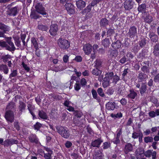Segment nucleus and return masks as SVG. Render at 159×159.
Here are the masks:
<instances>
[{
  "label": "nucleus",
  "mask_w": 159,
  "mask_h": 159,
  "mask_svg": "<svg viewBox=\"0 0 159 159\" xmlns=\"http://www.w3.org/2000/svg\"><path fill=\"white\" fill-rule=\"evenodd\" d=\"M57 132L62 137L65 139H68L70 136L69 131L66 128L62 126H57L56 127Z\"/></svg>",
  "instance_id": "f257e3e1"
},
{
  "label": "nucleus",
  "mask_w": 159,
  "mask_h": 159,
  "mask_svg": "<svg viewBox=\"0 0 159 159\" xmlns=\"http://www.w3.org/2000/svg\"><path fill=\"white\" fill-rule=\"evenodd\" d=\"M57 43L59 48L62 49H67L70 46V43L68 41L62 38H59L57 40Z\"/></svg>",
  "instance_id": "f03ea898"
},
{
  "label": "nucleus",
  "mask_w": 159,
  "mask_h": 159,
  "mask_svg": "<svg viewBox=\"0 0 159 159\" xmlns=\"http://www.w3.org/2000/svg\"><path fill=\"white\" fill-rule=\"evenodd\" d=\"M0 38H6L5 34L9 32L10 30V27L2 22H0Z\"/></svg>",
  "instance_id": "7ed1b4c3"
},
{
  "label": "nucleus",
  "mask_w": 159,
  "mask_h": 159,
  "mask_svg": "<svg viewBox=\"0 0 159 159\" xmlns=\"http://www.w3.org/2000/svg\"><path fill=\"white\" fill-rule=\"evenodd\" d=\"M5 39H6V42L8 43V44H7L6 50L11 52L14 51L16 48L13 43L11 41V37H6Z\"/></svg>",
  "instance_id": "20e7f679"
},
{
  "label": "nucleus",
  "mask_w": 159,
  "mask_h": 159,
  "mask_svg": "<svg viewBox=\"0 0 159 159\" xmlns=\"http://www.w3.org/2000/svg\"><path fill=\"white\" fill-rule=\"evenodd\" d=\"M5 116L8 122L12 123L14 121V116L12 111L10 110L6 111Z\"/></svg>",
  "instance_id": "39448f33"
},
{
  "label": "nucleus",
  "mask_w": 159,
  "mask_h": 159,
  "mask_svg": "<svg viewBox=\"0 0 159 159\" xmlns=\"http://www.w3.org/2000/svg\"><path fill=\"white\" fill-rule=\"evenodd\" d=\"M74 114L75 115L73 121L74 123L77 125H80L79 118L83 115V113L80 111L76 110L74 111Z\"/></svg>",
  "instance_id": "423d86ee"
},
{
  "label": "nucleus",
  "mask_w": 159,
  "mask_h": 159,
  "mask_svg": "<svg viewBox=\"0 0 159 159\" xmlns=\"http://www.w3.org/2000/svg\"><path fill=\"white\" fill-rule=\"evenodd\" d=\"M35 8L36 11L38 12L43 15H46L47 14L45 11V8L43 7L41 3H37L35 7Z\"/></svg>",
  "instance_id": "0eeeda50"
},
{
  "label": "nucleus",
  "mask_w": 159,
  "mask_h": 159,
  "mask_svg": "<svg viewBox=\"0 0 159 159\" xmlns=\"http://www.w3.org/2000/svg\"><path fill=\"white\" fill-rule=\"evenodd\" d=\"M128 34L130 38H134L135 36L137 35L136 28L135 26H132L130 27L129 29Z\"/></svg>",
  "instance_id": "6e6552de"
},
{
  "label": "nucleus",
  "mask_w": 159,
  "mask_h": 159,
  "mask_svg": "<svg viewBox=\"0 0 159 159\" xmlns=\"http://www.w3.org/2000/svg\"><path fill=\"white\" fill-rule=\"evenodd\" d=\"M146 34L148 35L151 41L153 42L156 43L158 39V36L152 31H149Z\"/></svg>",
  "instance_id": "1a4fd4ad"
},
{
  "label": "nucleus",
  "mask_w": 159,
  "mask_h": 159,
  "mask_svg": "<svg viewBox=\"0 0 159 159\" xmlns=\"http://www.w3.org/2000/svg\"><path fill=\"white\" fill-rule=\"evenodd\" d=\"M134 2L132 0H127L124 3V6L125 10H129L132 9L133 7Z\"/></svg>",
  "instance_id": "9d476101"
},
{
  "label": "nucleus",
  "mask_w": 159,
  "mask_h": 159,
  "mask_svg": "<svg viewBox=\"0 0 159 159\" xmlns=\"http://www.w3.org/2000/svg\"><path fill=\"white\" fill-rule=\"evenodd\" d=\"M150 150H148L146 151L144 153L145 156L147 157H150L151 155L152 159H156L157 152L156 151H153Z\"/></svg>",
  "instance_id": "9b49d317"
},
{
  "label": "nucleus",
  "mask_w": 159,
  "mask_h": 159,
  "mask_svg": "<svg viewBox=\"0 0 159 159\" xmlns=\"http://www.w3.org/2000/svg\"><path fill=\"white\" fill-rule=\"evenodd\" d=\"M58 30V26L57 24H52L49 30L50 34L52 36H55Z\"/></svg>",
  "instance_id": "f8f14e48"
},
{
  "label": "nucleus",
  "mask_w": 159,
  "mask_h": 159,
  "mask_svg": "<svg viewBox=\"0 0 159 159\" xmlns=\"http://www.w3.org/2000/svg\"><path fill=\"white\" fill-rule=\"evenodd\" d=\"M143 17L144 19V21L146 23L150 24L152 21V16L150 15L148 12H145L144 14H143Z\"/></svg>",
  "instance_id": "ddd939ff"
},
{
  "label": "nucleus",
  "mask_w": 159,
  "mask_h": 159,
  "mask_svg": "<svg viewBox=\"0 0 159 159\" xmlns=\"http://www.w3.org/2000/svg\"><path fill=\"white\" fill-rule=\"evenodd\" d=\"M7 14L9 16H15L17 13V7H14L9 9L8 8L7 10Z\"/></svg>",
  "instance_id": "4468645a"
},
{
  "label": "nucleus",
  "mask_w": 159,
  "mask_h": 159,
  "mask_svg": "<svg viewBox=\"0 0 159 159\" xmlns=\"http://www.w3.org/2000/svg\"><path fill=\"white\" fill-rule=\"evenodd\" d=\"M18 142V141L17 140L14 139H10L5 141L2 145L5 146H8L14 144H17Z\"/></svg>",
  "instance_id": "2eb2a0df"
},
{
  "label": "nucleus",
  "mask_w": 159,
  "mask_h": 159,
  "mask_svg": "<svg viewBox=\"0 0 159 159\" xmlns=\"http://www.w3.org/2000/svg\"><path fill=\"white\" fill-rule=\"evenodd\" d=\"M83 50L85 53L88 55L91 53L92 50V47L89 44H86L84 45Z\"/></svg>",
  "instance_id": "dca6fc26"
},
{
  "label": "nucleus",
  "mask_w": 159,
  "mask_h": 159,
  "mask_svg": "<svg viewBox=\"0 0 159 159\" xmlns=\"http://www.w3.org/2000/svg\"><path fill=\"white\" fill-rule=\"evenodd\" d=\"M29 141L32 143L38 144L39 143V139L35 134H31L29 137Z\"/></svg>",
  "instance_id": "f3484780"
},
{
  "label": "nucleus",
  "mask_w": 159,
  "mask_h": 159,
  "mask_svg": "<svg viewBox=\"0 0 159 159\" xmlns=\"http://www.w3.org/2000/svg\"><path fill=\"white\" fill-rule=\"evenodd\" d=\"M133 150V145L130 143H128L125 145L124 152L125 154H127L129 152L132 151Z\"/></svg>",
  "instance_id": "a211bd4d"
},
{
  "label": "nucleus",
  "mask_w": 159,
  "mask_h": 159,
  "mask_svg": "<svg viewBox=\"0 0 159 159\" xmlns=\"http://www.w3.org/2000/svg\"><path fill=\"white\" fill-rule=\"evenodd\" d=\"M138 78L139 81L142 82L143 81H146L147 79L148 78V76L145 73L141 72L139 74Z\"/></svg>",
  "instance_id": "6ab92c4d"
},
{
  "label": "nucleus",
  "mask_w": 159,
  "mask_h": 159,
  "mask_svg": "<svg viewBox=\"0 0 159 159\" xmlns=\"http://www.w3.org/2000/svg\"><path fill=\"white\" fill-rule=\"evenodd\" d=\"M102 142V140L100 138H99L93 141L91 143V145L93 147L98 148Z\"/></svg>",
  "instance_id": "aec40b11"
},
{
  "label": "nucleus",
  "mask_w": 159,
  "mask_h": 159,
  "mask_svg": "<svg viewBox=\"0 0 159 159\" xmlns=\"http://www.w3.org/2000/svg\"><path fill=\"white\" fill-rule=\"evenodd\" d=\"M104 155L100 151L95 152L93 155V159H103Z\"/></svg>",
  "instance_id": "412c9836"
},
{
  "label": "nucleus",
  "mask_w": 159,
  "mask_h": 159,
  "mask_svg": "<svg viewBox=\"0 0 159 159\" xmlns=\"http://www.w3.org/2000/svg\"><path fill=\"white\" fill-rule=\"evenodd\" d=\"M76 5L79 9L81 10L85 7L86 3L82 0H79L76 1Z\"/></svg>",
  "instance_id": "4be33fe9"
},
{
  "label": "nucleus",
  "mask_w": 159,
  "mask_h": 159,
  "mask_svg": "<svg viewBox=\"0 0 159 159\" xmlns=\"http://www.w3.org/2000/svg\"><path fill=\"white\" fill-rule=\"evenodd\" d=\"M144 64L147 65L143 66L141 68V69L143 72L144 73H148L149 71V62L148 61L144 62Z\"/></svg>",
  "instance_id": "5701e85b"
},
{
  "label": "nucleus",
  "mask_w": 159,
  "mask_h": 159,
  "mask_svg": "<svg viewBox=\"0 0 159 159\" xmlns=\"http://www.w3.org/2000/svg\"><path fill=\"white\" fill-rule=\"evenodd\" d=\"M109 21L105 18H102L100 21V25L101 27H104L109 24Z\"/></svg>",
  "instance_id": "b1692460"
},
{
  "label": "nucleus",
  "mask_w": 159,
  "mask_h": 159,
  "mask_svg": "<svg viewBox=\"0 0 159 159\" xmlns=\"http://www.w3.org/2000/svg\"><path fill=\"white\" fill-rule=\"evenodd\" d=\"M121 43L120 40H117L115 42L113 43L111 46L114 49H118L120 48L121 46Z\"/></svg>",
  "instance_id": "393cba45"
},
{
  "label": "nucleus",
  "mask_w": 159,
  "mask_h": 159,
  "mask_svg": "<svg viewBox=\"0 0 159 159\" xmlns=\"http://www.w3.org/2000/svg\"><path fill=\"white\" fill-rule=\"evenodd\" d=\"M146 6L145 4H142L139 6L138 10L139 12H142L143 14L146 11Z\"/></svg>",
  "instance_id": "a878e982"
},
{
  "label": "nucleus",
  "mask_w": 159,
  "mask_h": 159,
  "mask_svg": "<svg viewBox=\"0 0 159 159\" xmlns=\"http://www.w3.org/2000/svg\"><path fill=\"white\" fill-rule=\"evenodd\" d=\"M115 107V103L114 102H108L106 105V108L108 110H113Z\"/></svg>",
  "instance_id": "bb28decb"
},
{
  "label": "nucleus",
  "mask_w": 159,
  "mask_h": 159,
  "mask_svg": "<svg viewBox=\"0 0 159 159\" xmlns=\"http://www.w3.org/2000/svg\"><path fill=\"white\" fill-rule=\"evenodd\" d=\"M153 53L155 56H159V43H157L154 46Z\"/></svg>",
  "instance_id": "cd10ccee"
},
{
  "label": "nucleus",
  "mask_w": 159,
  "mask_h": 159,
  "mask_svg": "<svg viewBox=\"0 0 159 159\" xmlns=\"http://www.w3.org/2000/svg\"><path fill=\"white\" fill-rule=\"evenodd\" d=\"M19 105L18 107V108L19 111L21 113L25 109L26 105L25 103H24L21 101H19Z\"/></svg>",
  "instance_id": "c85d7f7f"
},
{
  "label": "nucleus",
  "mask_w": 159,
  "mask_h": 159,
  "mask_svg": "<svg viewBox=\"0 0 159 159\" xmlns=\"http://www.w3.org/2000/svg\"><path fill=\"white\" fill-rule=\"evenodd\" d=\"M102 44L104 47L107 48L110 45L111 42L109 39L106 38L102 40Z\"/></svg>",
  "instance_id": "c756f323"
},
{
  "label": "nucleus",
  "mask_w": 159,
  "mask_h": 159,
  "mask_svg": "<svg viewBox=\"0 0 159 159\" xmlns=\"http://www.w3.org/2000/svg\"><path fill=\"white\" fill-rule=\"evenodd\" d=\"M91 73L93 75L99 76L101 74L102 71L99 70L98 68H96L93 70Z\"/></svg>",
  "instance_id": "7c9ffc66"
},
{
  "label": "nucleus",
  "mask_w": 159,
  "mask_h": 159,
  "mask_svg": "<svg viewBox=\"0 0 159 159\" xmlns=\"http://www.w3.org/2000/svg\"><path fill=\"white\" fill-rule=\"evenodd\" d=\"M39 115L41 118L44 120H47L48 118L46 113L43 111H39Z\"/></svg>",
  "instance_id": "2f4dec72"
},
{
  "label": "nucleus",
  "mask_w": 159,
  "mask_h": 159,
  "mask_svg": "<svg viewBox=\"0 0 159 159\" xmlns=\"http://www.w3.org/2000/svg\"><path fill=\"white\" fill-rule=\"evenodd\" d=\"M0 70L3 71L4 74H7L8 73L9 69L6 65L3 64L1 65V67L0 68Z\"/></svg>",
  "instance_id": "473e14b6"
},
{
  "label": "nucleus",
  "mask_w": 159,
  "mask_h": 159,
  "mask_svg": "<svg viewBox=\"0 0 159 159\" xmlns=\"http://www.w3.org/2000/svg\"><path fill=\"white\" fill-rule=\"evenodd\" d=\"M130 93L127 97L132 99H134L137 96V93L135 92L133 90H130L129 91Z\"/></svg>",
  "instance_id": "72a5a7b5"
},
{
  "label": "nucleus",
  "mask_w": 159,
  "mask_h": 159,
  "mask_svg": "<svg viewBox=\"0 0 159 159\" xmlns=\"http://www.w3.org/2000/svg\"><path fill=\"white\" fill-rule=\"evenodd\" d=\"M147 90V85L144 83H142L140 89V94L142 95L145 93Z\"/></svg>",
  "instance_id": "f704fd0d"
},
{
  "label": "nucleus",
  "mask_w": 159,
  "mask_h": 159,
  "mask_svg": "<svg viewBox=\"0 0 159 159\" xmlns=\"http://www.w3.org/2000/svg\"><path fill=\"white\" fill-rule=\"evenodd\" d=\"M38 29L43 31H47L48 29V27L46 25H44L42 24L38 25Z\"/></svg>",
  "instance_id": "c9c22d12"
},
{
  "label": "nucleus",
  "mask_w": 159,
  "mask_h": 159,
  "mask_svg": "<svg viewBox=\"0 0 159 159\" xmlns=\"http://www.w3.org/2000/svg\"><path fill=\"white\" fill-rule=\"evenodd\" d=\"M15 106V103L13 102H11L7 105L6 108V111L11 110L14 108V106Z\"/></svg>",
  "instance_id": "e433bc0d"
},
{
  "label": "nucleus",
  "mask_w": 159,
  "mask_h": 159,
  "mask_svg": "<svg viewBox=\"0 0 159 159\" xmlns=\"http://www.w3.org/2000/svg\"><path fill=\"white\" fill-rule=\"evenodd\" d=\"M27 107L28 109L29 110L31 114L33 116V118H34L35 117V115L32 111L34 109V106L31 104H29L28 105Z\"/></svg>",
  "instance_id": "4c0bfd02"
},
{
  "label": "nucleus",
  "mask_w": 159,
  "mask_h": 159,
  "mask_svg": "<svg viewBox=\"0 0 159 159\" xmlns=\"http://www.w3.org/2000/svg\"><path fill=\"white\" fill-rule=\"evenodd\" d=\"M11 58V56L7 54L1 56L0 57V60L6 63L8 61V59Z\"/></svg>",
  "instance_id": "58836bf2"
},
{
  "label": "nucleus",
  "mask_w": 159,
  "mask_h": 159,
  "mask_svg": "<svg viewBox=\"0 0 159 159\" xmlns=\"http://www.w3.org/2000/svg\"><path fill=\"white\" fill-rule=\"evenodd\" d=\"M110 81L106 78L104 77L103 79V81L102 82V85L104 88H106L110 84Z\"/></svg>",
  "instance_id": "ea45409f"
},
{
  "label": "nucleus",
  "mask_w": 159,
  "mask_h": 159,
  "mask_svg": "<svg viewBox=\"0 0 159 159\" xmlns=\"http://www.w3.org/2000/svg\"><path fill=\"white\" fill-rule=\"evenodd\" d=\"M113 75L114 73L112 72H108L105 74V77L110 81V80L113 78Z\"/></svg>",
  "instance_id": "a19ab883"
},
{
  "label": "nucleus",
  "mask_w": 159,
  "mask_h": 159,
  "mask_svg": "<svg viewBox=\"0 0 159 159\" xmlns=\"http://www.w3.org/2000/svg\"><path fill=\"white\" fill-rule=\"evenodd\" d=\"M102 61L100 60H97L95 62V67L99 69L102 66Z\"/></svg>",
  "instance_id": "79ce46f5"
},
{
  "label": "nucleus",
  "mask_w": 159,
  "mask_h": 159,
  "mask_svg": "<svg viewBox=\"0 0 159 159\" xmlns=\"http://www.w3.org/2000/svg\"><path fill=\"white\" fill-rule=\"evenodd\" d=\"M31 41L34 48L36 50H37L38 49V45L36 39L34 38H32L31 39Z\"/></svg>",
  "instance_id": "37998d69"
},
{
  "label": "nucleus",
  "mask_w": 159,
  "mask_h": 159,
  "mask_svg": "<svg viewBox=\"0 0 159 159\" xmlns=\"http://www.w3.org/2000/svg\"><path fill=\"white\" fill-rule=\"evenodd\" d=\"M115 33L114 29L110 28L107 31V34L108 37H110L114 34Z\"/></svg>",
  "instance_id": "c03bdc74"
},
{
  "label": "nucleus",
  "mask_w": 159,
  "mask_h": 159,
  "mask_svg": "<svg viewBox=\"0 0 159 159\" xmlns=\"http://www.w3.org/2000/svg\"><path fill=\"white\" fill-rule=\"evenodd\" d=\"M91 93L93 98L96 100H98L99 97L98 96L97 92L94 89H93L91 91Z\"/></svg>",
  "instance_id": "a18cd8bd"
},
{
  "label": "nucleus",
  "mask_w": 159,
  "mask_h": 159,
  "mask_svg": "<svg viewBox=\"0 0 159 159\" xmlns=\"http://www.w3.org/2000/svg\"><path fill=\"white\" fill-rule=\"evenodd\" d=\"M97 92L98 95L101 97H105L103 90L101 88H98L97 90Z\"/></svg>",
  "instance_id": "49530a36"
},
{
  "label": "nucleus",
  "mask_w": 159,
  "mask_h": 159,
  "mask_svg": "<svg viewBox=\"0 0 159 159\" xmlns=\"http://www.w3.org/2000/svg\"><path fill=\"white\" fill-rule=\"evenodd\" d=\"M92 6L91 5H88L85 9L82 11L81 13L82 14H84V13L90 12Z\"/></svg>",
  "instance_id": "de8ad7c7"
},
{
  "label": "nucleus",
  "mask_w": 159,
  "mask_h": 159,
  "mask_svg": "<svg viewBox=\"0 0 159 159\" xmlns=\"http://www.w3.org/2000/svg\"><path fill=\"white\" fill-rule=\"evenodd\" d=\"M144 141L146 143H148L149 142H152L153 141V138L152 137H146L144 138Z\"/></svg>",
  "instance_id": "09e8293b"
},
{
  "label": "nucleus",
  "mask_w": 159,
  "mask_h": 159,
  "mask_svg": "<svg viewBox=\"0 0 159 159\" xmlns=\"http://www.w3.org/2000/svg\"><path fill=\"white\" fill-rule=\"evenodd\" d=\"M111 116L112 117H115V118H121L122 116V114L121 112L118 113L116 114H113L112 113L111 114Z\"/></svg>",
  "instance_id": "8fccbe9b"
},
{
  "label": "nucleus",
  "mask_w": 159,
  "mask_h": 159,
  "mask_svg": "<svg viewBox=\"0 0 159 159\" xmlns=\"http://www.w3.org/2000/svg\"><path fill=\"white\" fill-rule=\"evenodd\" d=\"M11 73L9 75V78L10 79H11L12 77L16 76L17 75V70H13L12 71L11 70Z\"/></svg>",
  "instance_id": "3c124183"
},
{
  "label": "nucleus",
  "mask_w": 159,
  "mask_h": 159,
  "mask_svg": "<svg viewBox=\"0 0 159 159\" xmlns=\"http://www.w3.org/2000/svg\"><path fill=\"white\" fill-rule=\"evenodd\" d=\"M42 126V124L41 123L38 122H37L35 125H34V129L37 130V131L39 130L40 128Z\"/></svg>",
  "instance_id": "603ef678"
},
{
  "label": "nucleus",
  "mask_w": 159,
  "mask_h": 159,
  "mask_svg": "<svg viewBox=\"0 0 159 159\" xmlns=\"http://www.w3.org/2000/svg\"><path fill=\"white\" fill-rule=\"evenodd\" d=\"M113 78L112 83H114L115 84H116L117 82L120 80V77L116 75H113Z\"/></svg>",
  "instance_id": "864d4df0"
},
{
  "label": "nucleus",
  "mask_w": 159,
  "mask_h": 159,
  "mask_svg": "<svg viewBox=\"0 0 159 159\" xmlns=\"http://www.w3.org/2000/svg\"><path fill=\"white\" fill-rule=\"evenodd\" d=\"M110 146V143L106 142L103 143V148L104 149H106L108 148Z\"/></svg>",
  "instance_id": "5fc2aeb1"
},
{
  "label": "nucleus",
  "mask_w": 159,
  "mask_h": 159,
  "mask_svg": "<svg viewBox=\"0 0 159 159\" xmlns=\"http://www.w3.org/2000/svg\"><path fill=\"white\" fill-rule=\"evenodd\" d=\"M146 44V41L144 39H142L141 41L139 42L140 46L141 48H142L145 46Z\"/></svg>",
  "instance_id": "6e6d98bb"
},
{
  "label": "nucleus",
  "mask_w": 159,
  "mask_h": 159,
  "mask_svg": "<svg viewBox=\"0 0 159 159\" xmlns=\"http://www.w3.org/2000/svg\"><path fill=\"white\" fill-rule=\"evenodd\" d=\"M73 6L70 3H66L65 5V7L66 10H69L70 8L73 7Z\"/></svg>",
  "instance_id": "4d7b16f0"
},
{
  "label": "nucleus",
  "mask_w": 159,
  "mask_h": 159,
  "mask_svg": "<svg viewBox=\"0 0 159 159\" xmlns=\"http://www.w3.org/2000/svg\"><path fill=\"white\" fill-rule=\"evenodd\" d=\"M5 41H0V46L2 48H7V43Z\"/></svg>",
  "instance_id": "13d9d810"
},
{
  "label": "nucleus",
  "mask_w": 159,
  "mask_h": 159,
  "mask_svg": "<svg viewBox=\"0 0 159 159\" xmlns=\"http://www.w3.org/2000/svg\"><path fill=\"white\" fill-rule=\"evenodd\" d=\"M72 145V143L70 141H67L65 143V146L66 148H70Z\"/></svg>",
  "instance_id": "bf43d9fd"
},
{
  "label": "nucleus",
  "mask_w": 159,
  "mask_h": 159,
  "mask_svg": "<svg viewBox=\"0 0 159 159\" xmlns=\"http://www.w3.org/2000/svg\"><path fill=\"white\" fill-rule=\"evenodd\" d=\"M59 66L57 67H55L51 69V70L56 72H58V71H61L62 70L60 67H59Z\"/></svg>",
  "instance_id": "052dcab7"
},
{
  "label": "nucleus",
  "mask_w": 159,
  "mask_h": 159,
  "mask_svg": "<svg viewBox=\"0 0 159 159\" xmlns=\"http://www.w3.org/2000/svg\"><path fill=\"white\" fill-rule=\"evenodd\" d=\"M52 154L50 153H44V157L45 159H51Z\"/></svg>",
  "instance_id": "680f3d73"
},
{
  "label": "nucleus",
  "mask_w": 159,
  "mask_h": 159,
  "mask_svg": "<svg viewBox=\"0 0 159 159\" xmlns=\"http://www.w3.org/2000/svg\"><path fill=\"white\" fill-rule=\"evenodd\" d=\"M120 137L116 136V137L114 139L113 142L114 143L117 144L120 143V140L119 139Z\"/></svg>",
  "instance_id": "e2e57ef3"
},
{
  "label": "nucleus",
  "mask_w": 159,
  "mask_h": 159,
  "mask_svg": "<svg viewBox=\"0 0 159 159\" xmlns=\"http://www.w3.org/2000/svg\"><path fill=\"white\" fill-rule=\"evenodd\" d=\"M41 98V97L40 96H38L35 98V101L38 104H40L41 101L42 99Z\"/></svg>",
  "instance_id": "0e129e2a"
},
{
  "label": "nucleus",
  "mask_w": 159,
  "mask_h": 159,
  "mask_svg": "<svg viewBox=\"0 0 159 159\" xmlns=\"http://www.w3.org/2000/svg\"><path fill=\"white\" fill-rule=\"evenodd\" d=\"M101 1V0H93L91 3V6L93 7L94 6Z\"/></svg>",
  "instance_id": "69168bd1"
},
{
  "label": "nucleus",
  "mask_w": 159,
  "mask_h": 159,
  "mask_svg": "<svg viewBox=\"0 0 159 159\" xmlns=\"http://www.w3.org/2000/svg\"><path fill=\"white\" fill-rule=\"evenodd\" d=\"M139 49V47L138 46V45L137 44H135L133 48H132V50L134 52H137Z\"/></svg>",
  "instance_id": "338daca9"
},
{
  "label": "nucleus",
  "mask_w": 159,
  "mask_h": 159,
  "mask_svg": "<svg viewBox=\"0 0 159 159\" xmlns=\"http://www.w3.org/2000/svg\"><path fill=\"white\" fill-rule=\"evenodd\" d=\"M126 61V58L125 56H123L119 61V62L121 64H124Z\"/></svg>",
  "instance_id": "774afa93"
}]
</instances>
